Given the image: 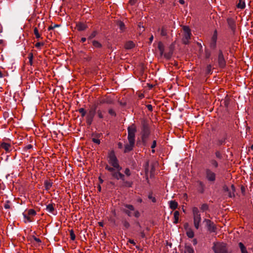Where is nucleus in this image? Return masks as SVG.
I'll use <instances>...</instances> for the list:
<instances>
[{
  "mask_svg": "<svg viewBox=\"0 0 253 253\" xmlns=\"http://www.w3.org/2000/svg\"><path fill=\"white\" fill-rule=\"evenodd\" d=\"M215 154V156L217 158L219 159H222V154L219 151H216Z\"/></svg>",
  "mask_w": 253,
  "mask_h": 253,
  "instance_id": "nucleus-41",
  "label": "nucleus"
},
{
  "mask_svg": "<svg viewBox=\"0 0 253 253\" xmlns=\"http://www.w3.org/2000/svg\"><path fill=\"white\" fill-rule=\"evenodd\" d=\"M135 46L134 43L132 41L127 42L125 45V47L126 49H130L133 48Z\"/></svg>",
  "mask_w": 253,
  "mask_h": 253,
  "instance_id": "nucleus-19",
  "label": "nucleus"
},
{
  "mask_svg": "<svg viewBox=\"0 0 253 253\" xmlns=\"http://www.w3.org/2000/svg\"><path fill=\"white\" fill-rule=\"evenodd\" d=\"M169 207L172 210H175L178 207V203L175 201H170L169 202Z\"/></svg>",
  "mask_w": 253,
  "mask_h": 253,
  "instance_id": "nucleus-22",
  "label": "nucleus"
},
{
  "mask_svg": "<svg viewBox=\"0 0 253 253\" xmlns=\"http://www.w3.org/2000/svg\"><path fill=\"white\" fill-rule=\"evenodd\" d=\"M192 213L194 227L196 229H198L200 227V223L202 220L200 211L198 208L193 207L192 208Z\"/></svg>",
  "mask_w": 253,
  "mask_h": 253,
  "instance_id": "nucleus-3",
  "label": "nucleus"
},
{
  "mask_svg": "<svg viewBox=\"0 0 253 253\" xmlns=\"http://www.w3.org/2000/svg\"><path fill=\"white\" fill-rule=\"evenodd\" d=\"M117 25L122 32H123L125 30V25L123 22L118 21L117 23Z\"/></svg>",
  "mask_w": 253,
  "mask_h": 253,
  "instance_id": "nucleus-24",
  "label": "nucleus"
},
{
  "mask_svg": "<svg viewBox=\"0 0 253 253\" xmlns=\"http://www.w3.org/2000/svg\"><path fill=\"white\" fill-rule=\"evenodd\" d=\"M199 191L201 193H203L204 191V184L202 181H199Z\"/></svg>",
  "mask_w": 253,
  "mask_h": 253,
  "instance_id": "nucleus-31",
  "label": "nucleus"
},
{
  "mask_svg": "<svg viewBox=\"0 0 253 253\" xmlns=\"http://www.w3.org/2000/svg\"><path fill=\"white\" fill-rule=\"evenodd\" d=\"M208 209V206L207 204H203L201 207V210L203 211H205Z\"/></svg>",
  "mask_w": 253,
  "mask_h": 253,
  "instance_id": "nucleus-40",
  "label": "nucleus"
},
{
  "mask_svg": "<svg viewBox=\"0 0 253 253\" xmlns=\"http://www.w3.org/2000/svg\"><path fill=\"white\" fill-rule=\"evenodd\" d=\"M212 249L215 253H228L226 245L224 243H214Z\"/></svg>",
  "mask_w": 253,
  "mask_h": 253,
  "instance_id": "nucleus-5",
  "label": "nucleus"
},
{
  "mask_svg": "<svg viewBox=\"0 0 253 253\" xmlns=\"http://www.w3.org/2000/svg\"><path fill=\"white\" fill-rule=\"evenodd\" d=\"M125 208L124 211L129 217L134 216L136 218H138L140 216V212L135 209L133 206L129 204L125 205Z\"/></svg>",
  "mask_w": 253,
  "mask_h": 253,
  "instance_id": "nucleus-2",
  "label": "nucleus"
},
{
  "mask_svg": "<svg viewBox=\"0 0 253 253\" xmlns=\"http://www.w3.org/2000/svg\"><path fill=\"white\" fill-rule=\"evenodd\" d=\"M126 185L128 186V187H131V183L130 182H126Z\"/></svg>",
  "mask_w": 253,
  "mask_h": 253,
  "instance_id": "nucleus-63",
  "label": "nucleus"
},
{
  "mask_svg": "<svg viewBox=\"0 0 253 253\" xmlns=\"http://www.w3.org/2000/svg\"><path fill=\"white\" fill-rule=\"evenodd\" d=\"M97 115H98V117L100 118V119H102L103 118V115L102 114V112L101 110H98L97 112Z\"/></svg>",
  "mask_w": 253,
  "mask_h": 253,
  "instance_id": "nucleus-43",
  "label": "nucleus"
},
{
  "mask_svg": "<svg viewBox=\"0 0 253 253\" xmlns=\"http://www.w3.org/2000/svg\"><path fill=\"white\" fill-rule=\"evenodd\" d=\"M43 43L38 42L35 44V47L39 48L41 46L43 45Z\"/></svg>",
  "mask_w": 253,
  "mask_h": 253,
  "instance_id": "nucleus-52",
  "label": "nucleus"
},
{
  "mask_svg": "<svg viewBox=\"0 0 253 253\" xmlns=\"http://www.w3.org/2000/svg\"><path fill=\"white\" fill-rule=\"evenodd\" d=\"M23 215L24 217V219H25L24 222L25 223H26L27 222H31L33 221V219H32V217L29 216L26 213H25V212L23 213Z\"/></svg>",
  "mask_w": 253,
  "mask_h": 253,
  "instance_id": "nucleus-23",
  "label": "nucleus"
},
{
  "mask_svg": "<svg viewBox=\"0 0 253 253\" xmlns=\"http://www.w3.org/2000/svg\"><path fill=\"white\" fill-rule=\"evenodd\" d=\"M187 236L190 238H192L194 236V233L191 229H188L186 232Z\"/></svg>",
  "mask_w": 253,
  "mask_h": 253,
  "instance_id": "nucleus-27",
  "label": "nucleus"
},
{
  "mask_svg": "<svg viewBox=\"0 0 253 253\" xmlns=\"http://www.w3.org/2000/svg\"><path fill=\"white\" fill-rule=\"evenodd\" d=\"M210 165L211 166L215 168H217L218 166V164L217 162L214 159L211 160L210 161Z\"/></svg>",
  "mask_w": 253,
  "mask_h": 253,
  "instance_id": "nucleus-28",
  "label": "nucleus"
},
{
  "mask_svg": "<svg viewBox=\"0 0 253 253\" xmlns=\"http://www.w3.org/2000/svg\"><path fill=\"white\" fill-rule=\"evenodd\" d=\"M174 220L173 221V223L174 224H176L178 222V219L179 216V212L178 211H175L173 213Z\"/></svg>",
  "mask_w": 253,
  "mask_h": 253,
  "instance_id": "nucleus-26",
  "label": "nucleus"
},
{
  "mask_svg": "<svg viewBox=\"0 0 253 253\" xmlns=\"http://www.w3.org/2000/svg\"><path fill=\"white\" fill-rule=\"evenodd\" d=\"M217 39V33L215 30L214 31L210 42V47L211 48L214 49L216 47V41Z\"/></svg>",
  "mask_w": 253,
  "mask_h": 253,
  "instance_id": "nucleus-10",
  "label": "nucleus"
},
{
  "mask_svg": "<svg viewBox=\"0 0 253 253\" xmlns=\"http://www.w3.org/2000/svg\"><path fill=\"white\" fill-rule=\"evenodd\" d=\"M96 31H93L89 36L88 37V39H91L92 38H93L94 37H95L96 35Z\"/></svg>",
  "mask_w": 253,
  "mask_h": 253,
  "instance_id": "nucleus-46",
  "label": "nucleus"
},
{
  "mask_svg": "<svg viewBox=\"0 0 253 253\" xmlns=\"http://www.w3.org/2000/svg\"><path fill=\"white\" fill-rule=\"evenodd\" d=\"M185 252L186 253H194V251L192 247L190 246H187L186 247Z\"/></svg>",
  "mask_w": 253,
  "mask_h": 253,
  "instance_id": "nucleus-33",
  "label": "nucleus"
},
{
  "mask_svg": "<svg viewBox=\"0 0 253 253\" xmlns=\"http://www.w3.org/2000/svg\"><path fill=\"white\" fill-rule=\"evenodd\" d=\"M34 240L37 243H41V240L39 238H37L35 237V238H34Z\"/></svg>",
  "mask_w": 253,
  "mask_h": 253,
  "instance_id": "nucleus-57",
  "label": "nucleus"
},
{
  "mask_svg": "<svg viewBox=\"0 0 253 253\" xmlns=\"http://www.w3.org/2000/svg\"><path fill=\"white\" fill-rule=\"evenodd\" d=\"M32 147H33V146L32 145L29 144L25 147L24 149L26 150H30V149H32Z\"/></svg>",
  "mask_w": 253,
  "mask_h": 253,
  "instance_id": "nucleus-51",
  "label": "nucleus"
},
{
  "mask_svg": "<svg viewBox=\"0 0 253 253\" xmlns=\"http://www.w3.org/2000/svg\"><path fill=\"white\" fill-rule=\"evenodd\" d=\"M125 173L127 176H130V174H131L130 171V170H129V169L128 168L126 169L125 170Z\"/></svg>",
  "mask_w": 253,
  "mask_h": 253,
  "instance_id": "nucleus-48",
  "label": "nucleus"
},
{
  "mask_svg": "<svg viewBox=\"0 0 253 253\" xmlns=\"http://www.w3.org/2000/svg\"><path fill=\"white\" fill-rule=\"evenodd\" d=\"M58 25H54V27H52V26H49V27H48V30L49 31H50V30H52V29L54 28V27H58Z\"/></svg>",
  "mask_w": 253,
  "mask_h": 253,
  "instance_id": "nucleus-56",
  "label": "nucleus"
},
{
  "mask_svg": "<svg viewBox=\"0 0 253 253\" xmlns=\"http://www.w3.org/2000/svg\"><path fill=\"white\" fill-rule=\"evenodd\" d=\"M158 48L160 51L161 55H162L164 52L165 47L163 43L162 42H158Z\"/></svg>",
  "mask_w": 253,
  "mask_h": 253,
  "instance_id": "nucleus-21",
  "label": "nucleus"
},
{
  "mask_svg": "<svg viewBox=\"0 0 253 253\" xmlns=\"http://www.w3.org/2000/svg\"><path fill=\"white\" fill-rule=\"evenodd\" d=\"M147 108H148V109L149 110H150V111H152V110L153 108H152V106L151 105H148L147 106Z\"/></svg>",
  "mask_w": 253,
  "mask_h": 253,
  "instance_id": "nucleus-55",
  "label": "nucleus"
},
{
  "mask_svg": "<svg viewBox=\"0 0 253 253\" xmlns=\"http://www.w3.org/2000/svg\"><path fill=\"white\" fill-rule=\"evenodd\" d=\"M108 113H109L110 115H111L113 116H116V113H115V111L112 109H109L108 111Z\"/></svg>",
  "mask_w": 253,
  "mask_h": 253,
  "instance_id": "nucleus-45",
  "label": "nucleus"
},
{
  "mask_svg": "<svg viewBox=\"0 0 253 253\" xmlns=\"http://www.w3.org/2000/svg\"><path fill=\"white\" fill-rule=\"evenodd\" d=\"M34 33L37 39L41 38V35L39 33V30L37 27H35L34 29Z\"/></svg>",
  "mask_w": 253,
  "mask_h": 253,
  "instance_id": "nucleus-32",
  "label": "nucleus"
},
{
  "mask_svg": "<svg viewBox=\"0 0 253 253\" xmlns=\"http://www.w3.org/2000/svg\"><path fill=\"white\" fill-rule=\"evenodd\" d=\"M183 30V34L182 36V42L187 44L189 43V40L191 39V33L189 28L186 26H184L182 28Z\"/></svg>",
  "mask_w": 253,
  "mask_h": 253,
  "instance_id": "nucleus-7",
  "label": "nucleus"
},
{
  "mask_svg": "<svg viewBox=\"0 0 253 253\" xmlns=\"http://www.w3.org/2000/svg\"><path fill=\"white\" fill-rule=\"evenodd\" d=\"M134 142L128 141V143L125 145V153H127L131 151L134 146Z\"/></svg>",
  "mask_w": 253,
  "mask_h": 253,
  "instance_id": "nucleus-14",
  "label": "nucleus"
},
{
  "mask_svg": "<svg viewBox=\"0 0 253 253\" xmlns=\"http://www.w3.org/2000/svg\"><path fill=\"white\" fill-rule=\"evenodd\" d=\"M27 214L31 217L34 216L36 214V211L33 209H30L27 212Z\"/></svg>",
  "mask_w": 253,
  "mask_h": 253,
  "instance_id": "nucleus-30",
  "label": "nucleus"
},
{
  "mask_svg": "<svg viewBox=\"0 0 253 253\" xmlns=\"http://www.w3.org/2000/svg\"><path fill=\"white\" fill-rule=\"evenodd\" d=\"M239 247L242 253H249L247 250L246 248L242 243L240 242L239 243Z\"/></svg>",
  "mask_w": 253,
  "mask_h": 253,
  "instance_id": "nucleus-25",
  "label": "nucleus"
},
{
  "mask_svg": "<svg viewBox=\"0 0 253 253\" xmlns=\"http://www.w3.org/2000/svg\"><path fill=\"white\" fill-rule=\"evenodd\" d=\"M237 6L239 8L243 9L245 7V3L242 0H239Z\"/></svg>",
  "mask_w": 253,
  "mask_h": 253,
  "instance_id": "nucleus-29",
  "label": "nucleus"
},
{
  "mask_svg": "<svg viewBox=\"0 0 253 253\" xmlns=\"http://www.w3.org/2000/svg\"><path fill=\"white\" fill-rule=\"evenodd\" d=\"M123 225L126 228H128L130 226V224L127 221H124L123 222Z\"/></svg>",
  "mask_w": 253,
  "mask_h": 253,
  "instance_id": "nucleus-44",
  "label": "nucleus"
},
{
  "mask_svg": "<svg viewBox=\"0 0 253 253\" xmlns=\"http://www.w3.org/2000/svg\"><path fill=\"white\" fill-rule=\"evenodd\" d=\"M96 112V107H92L89 110L86 117V122L88 125H90L93 121Z\"/></svg>",
  "mask_w": 253,
  "mask_h": 253,
  "instance_id": "nucleus-9",
  "label": "nucleus"
},
{
  "mask_svg": "<svg viewBox=\"0 0 253 253\" xmlns=\"http://www.w3.org/2000/svg\"><path fill=\"white\" fill-rule=\"evenodd\" d=\"M79 112L81 114V115L83 117H84L86 114V111L83 108H80L79 109Z\"/></svg>",
  "mask_w": 253,
  "mask_h": 253,
  "instance_id": "nucleus-38",
  "label": "nucleus"
},
{
  "mask_svg": "<svg viewBox=\"0 0 253 253\" xmlns=\"http://www.w3.org/2000/svg\"><path fill=\"white\" fill-rule=\"evenodd\" d=\"M161 35L162 36H166L167 35V31L165 27H163L161 30Z\"/></svg>",
  "mask_w": 253,
  "mask_h": 253,
  "instance_id": "nucleus-36",
  "label": "nucleus"
},
{
  "mask_svg": "<svg viewBox=\"0 0 253 253\" xmlns=\"http://www.w3.org/2000/svg\"><path fill=\"white\" fill-rule=\"evenodd\" d=\"M118 147L120 149L123 148V144L121 142H119L118 144Z\"/></svg>",
  "mask_w": 253,
  "mask_h": 253,
  "instance_id": "nucleus-58",
  "label": "nucleus"
},
{
  "mask_svg": "<svg viewBox=\"0 0 253 253\" xmlns=\"http://www.w3.org/2000/svg\"><path fill=\"white\" fill-rule=\"evenodd\" d=\"M227 23L229 26V27L232 30H234L235 28V24L234 20L232 18H228L227 19Z\"/></svg>",
  "mask_w": 253,
  "mask_h": 253,
  "instance_id": "nucleus-17",
  "label": "nucleus"
},
{
  "mask_svg": "<svg viewBox=\"0 0 253 253\" xmlns=\"http://www.w3.org/2000/svg\"><path fill=\"white\" fill-rule=\"evenodd\" d=\"M92 44L95 47H96V48H100L101 47V43L96 41H93L92 42Z\"/></svg>",
  "mask_w": 253,
  "mask_h": 253,
  "instance_id": "nucleus-34",
  "label": "nucleus"
},
{
  "mask_svg": "<svg viewBox=\"0 0 253 253\" xmlns=\"http://www.w3.org/2000/svg\"><path fill=\"white\" fill-rule=\"evenodd\" d=\"M153 39H154V37H153V36L152 35L150 38H149V41H150V42L151 43L153 40Z\"/></svg>",
  "mask_w": 253,
  "mask_h": 253,
  "instance_id": "nucleus-60",
  "label": "nucleus"
},
{
  "mask_svg": "<svg viewBox=\"0 0 253 253\" xmlns=\"http://www.w3.org/2000/svg\"><path fill=\"white\" fill-rule=\"evenodd\" d=\"M29 62L30 65H33V54L30 53L28 55Z\"/></svg>",
  "mask_w": 253,
  "mask_h": 253,
  "instance_id": "nucleus-35",
  "label": "nucleus"
},
{
  "mask_svg": "<svg viewBox=\"0 0 253 253\" xmlns=\"http://www.w3.org/2000/svg\"><path fill=\"white\" fill-rule=\"evenodd\" d=\"M156 145H157V142H156V140H154L153 141V143L151 145V148L152 149H154V148L156 147Z\"/></svg>",
  "mask_w": 253,
  "mask_h": 253,
  "instance_id": "nucleus-53",
  "label": "nucleus"
},
{
  "mask_svg": "<svg viewBox=\"0 0 253 253\" xmlns=\"http://www.w3.org/2000/svg\"><path fill=\"white\" fill-rule=\"evenodd\" d=\"M46 210L48 212L51 213L54 215L56 214V211H55L54 205L53 204H50L47 205L46 207Z\"/></svg>",
  "mask_w": 253,
  "mask_h": 253,
  "instance_id": "nucleus-16",
  "label": "nucleus"
},
{
  "mask_svg": "<svg viewBox=\"0 0 253 253\" xmlns=\"http://www.w3.org/2000/svg\"><path fill=\"white\" fill-rule=\"evenodd\" d=\"M45 189L48 191L52 185V182L50 180H45L44 182Z\"/></svg>",
  "mask_w": 253,
  "mask_h": 253,
  "instance_id": "nucleus-20",
  "label": "nucleus"
},
{
  "mask_svg": "<svg viewBox=\"0 0 253 253\" xmlns=\"http://www.w3.org/2000/svg\"><path fill=\"white\" fill-rule=\"evenodd\" d=\"M205 222L206 223L208 230L210 232H215L216 228L214 223L211 221L210 219H205Z\"/></svg>",
  "mask_w": 253,
  "mask_h": 253,
  "instance_id": "nucleus-11",
  "label": "nucleus"
},
{
  "mask_svg": "<svg viewBox=\"0 0 253 253\" xmlns=\"http://www.w3.org/2000/svg\"><path fill=\"white\" fill-rule=\"evenodd\" d=\"M108 162L113 167L107 165L105 166V169L110 172H113L114 170H121L122 167L119 165V161L115 155V152L113 151L110 152L108 156Z\"/></svg>",
  "mask_w": 253,
  "mask_h": 253,
  "instance_id": "nucleus-1",
  "label": "nucleus"
},
{
  "mask_svg": "<svg viewBox=\"0 0 253 253\" xmlns=\"http://www.w3.org/2000/svg\"><path fill=\"white\" fill-rule=\"evenodd\" d=\"M136 1V0H129V3L130 4L133 5L134 4Z\"/></svg>",
  "mask_w": 253,
  "mask_h": 253,
  "instance_id": "nucleus-54",
  "label": "nucleus"
},
{
  "mask_svg": "<svg viewBox=\"0 0 253 253\" xmlns=\"http://www.w3.org/2000/svg\"><path fill=\"white\" fill-rule=\"evenodd\" d=\"M70 234L71 239L72 240H74L75 239L76 236H75V234L74 233L73 231V230L70 231Z\"/></svg>",
  "mask_w": 253,
  "mask_h": 253,
  "instance_id": "nucleus-42",
  "label": "nucleus"
},
{
  "mask_svg": "<svg viewBox=\"0 0 253 253\" xmlns=\"http://www.w3.org/2000/svg\"><path fill=\"white\" fill-rule=\"evenodd\" d=\"M10 202L9 201H6L4 204V208L5 209H9L10 208Z\"/></svg>",
  "mask_w": 253,
  "mask_h": 253,
  "instance_id": "nucleus-39",
  "label": "nucleus"
},
{
  "mask_svg": "<svg viewBox=\"0 0 253 253\" xmlns=\"http://www.w3.org/2000/svg\"><path fill=\"white\" fill-rule=\"evenodd\" d=\"M86 38H82L81 39V42H85L86 41Z\"/></svg>",
  "mask_w": 253,
  "mask_h": 253,
  "instance_id": "nucleus-61",
  "label": "nucleus"
},
{
  "mask_svg": "<svg viewBox=\"0 0 253 253\" xmlns=\"http://www.w3.org/2000/svg\"><path fill=\"white\" fill-rule=\"evenodd\" d=\"M148 198L151 200L153 203L156 202V198L153 197L152 193H150L148 196Z\"/></svg>",
  "mask_w": 253,
  "mask_h": 253,
  "instance_id": "nucleus-37",
  "label": "nucleus"
},
{
  "mask_svg": "<svg viewBox=\"0 0 253 253\" xmlns=\"http://www.w3.org/2000/svg\"><path fill=\"white\" fill-rule=\"evenodd\" d=\"M92 141L95 143H96L97 144H100V140L98 139V138H92Z\"/></svg>",
  "mask_w": 253,
  "mask_h": 253,
  "instance_id": "nucleus-49",
  "label": "nucleus"
},
{
  "mask_svg": "<svg viewBox=\"0 0 253 253\" xmlns=\"http://www.w3.org/2000/svg\"><path fill=\"white\" fill-rule=\"evenodd\" d=\"M77 29L79 31H84L87 28L86 24L83 23H78L76 25Z\"/></svg>",
  "mask_w": 253,
  "mask_h": 253,
  "instance_id": "nucleus-18",
  "label": "nucleus"
},
{
  "mask_svg": "<svg viewBox=\"0 0 253 253\" xmlns=\"http://www.w3.org/2000/svg\"><path fill=\"white\" fill-rule=\"evenodd\" d=\"M211 66L210 65L207 66L206 68V72L207 74H210L211 72Z\"/></svg>",
  "mask_w": 253,
  "mask_h": 253,
  "instance_id": "nucleus-47",
  "label": "nucleus"
},
{
  "mask_svg": "<svg viewBox=\"0 0 253 253\" xmlns=\"http://www.w3.org/2000/svg\"><path fill=\"white\" fill-rule=\"evenodd\" d=\"M141 236L142 238H144L145 237V234L144 232H141Z\"/></svg>",
  "mask_w": 253,
  "mask_h": 253,
  "instance_id": "nucleus-64",
  "label": "nucleus"
},
{
  "mask_svg": "<svg viewBox=\"0 0 253 253\" xmlns=\"http://www.w3.org/2000/svg\"><path fill=\"white\" fill-rule=\"evenodd\" d=\"M150 134V130L149 126H148L147 125L144 124L142 127L141 135L142 142L144 145H146V144L148 142Z\"/></svg>",
  "mask_w": 253,
  "mask_h": 253,
  "instance_id": "nucleus-4",
  "label": "nucleus"
},
{
  "mask_svg": "<svg viewBox=\"0 0 253 253\" xmlns=\"http://www.w3.org/2000/svg\"><path fill=\"white\" fill-rule=\"evenodd\" d=\"M179 2L181 4H183L185 3L184 0H179Z\"/></svg>",
  "mask_w": 253,
  "mask_h": 253,
  "instance_id": "nucleus-62",
  "label": "nucleus"
},
{
  "mask_svg": "<svg viewBox=\"0 0 253 253\" xmlns=\"http://www.w3.org/2000/svg\"><path fill=\"white\" fill-rule=\"evenodd\" d=\"M205 176L207 180L210 182L213 183L216 180L215 173L209 168L205 169Z\"/></svg>",
  "mask_w": 253,
  "mask_h": 253,
  "instance_id": "nucleus-8",
  "label": "nucleus"
},
{
  "mask_svg": "<svg viewBox=\"0 0 253 253\" xmlns=\"http://www.w3.org/2000/svg\"><path fill=\"white\" fill-rule=\"evenodd\" d=\"M128 141L135 142V136L136 132V127L134 124H132L127 127Z\"/></svg>",
  "mask_w": 253,
  "mask_h": 253,
  "instance_id": "nucleus-6",
  "label": "nucleus"
},
{
  "mask_svg": "<svg viewBox=\"0 0 253 253\" xmlns=\"http://www.w3.org/2000/svg\"><path fill=\"white\" fill-rule=\"evenodd\" d=\"M120 170H116V171H114V170L112 172V175L113 177H114L115 178L119 180V179H122L123 180H124V175L122 173H121L120 172Z\"/></svg>",
  "mask_w": 253,
  "mask_h": 253,
  "instance_id": "nucleus-13",
  "label": "nucleus"
},
{
  "mask_svg": "<svg viewBox=\"0 0 253 253\" xmlns=\"http://www.w3.org/2000/svg\"><path fill=\"white\" fill-rule=\"evenodd\" d=\"M129 242L130 244H133V245H134L135 244V242H134V240H129Z\"/></svg>",
  "mask_w": 253,
  "mask_h": 253,
  "instance_id": "nucleus-59",
  "label": "nucleus"
},
{
  "mask_svg": "<svg viewBox=\"0 0 253 253\" xmlns=\"http://www.w3.org/2000/svg\"><path fill=\"white\" fill-rule=\"evenodd\" d=\"M0 148L4 149L6 152L11 150V145L9 143L3 142L0 144Z\"/></svg>",
  "mask_w": 253,
  "mask_h": 253,
  "instance_id": "nucleus-15",
  "label": "nucleus"
},
{
  "mask_svg": "<svg viewBox=\"0 0 253 253\" xmlns=\"http://www.w3.org/2000/svg\"><path fill=\"white\" fill-rule=\"evenodd\" d=\"M231 188H232V191H233V193L232 194L231 192H230V193H229V196L230 197H232V196L234 195L233 192H234L235 191V187H234V185H231Z\"/></svg>",
  "mask_w": 253,
  "mask_h": 253,
  "instance_id": "nucleus-50",
  "label": "nucleus"
},
{
  "mask_svg": "<svg viewBox=\"0 0 253 253\" xmlns=\"http://www.w3.org/2000/svg\"><path fill=\"white\" fill-rule=\"evenodd\" d=\"M218 61L219 66L223 67L225 65V61L223 57L222 52L219 50L218 57Z\"/></svg>",
  "mask_w": 253,
  "mask_h": 253,
  "instance_id": "nucleus-12",
  "label": "nucleus"
}]
</instances>
